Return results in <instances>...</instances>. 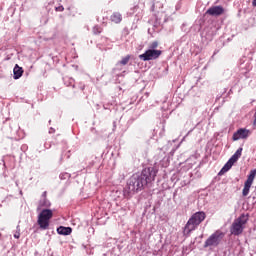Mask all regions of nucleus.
Here are the masks:
<instances>
[{"mask_svg":"<svg viewBox=\"0 0 256 256\" xmlns=\"http://www.w3.org/2000/svg\"><path fill=\"white\" fill-rule=\"evenodd\" d=\"M157 173H159V169H157V167H148L144 168L141 174L132 175L124 189L125 199H131L135 193L142 191L145 185L153 183V181H155V177H157Z\"/></svg>","mask_w":256,"mask_h":256,"instance_id":"obj_1","label":"nucleus"},{"mask_svg":"<svg viewBox=\"0 0 256 256\" xmlns=\"http://www.w3.org/2000/svg\"><path fill=\"white\" fill-rule=\"evenodd\" d=\"M207 214L203 211L194 213L187 221L184 227V235H191L192 231H195L203 221H205Z\"/></svg>","mask_w":256,"mask_h":256,"instance_id":"obj_2","label":"nucleus"},{"mask_svg":"<svg viewBox=\"0 0 256 256\" xmlns=\"http://www.w3.org/2000/svg\"><path fill=\"white\" fill-rule=\"evenodd\" d=\"M249 221V216L242 214L240 217L234 220L230 227V232L232 235L239 236L241 233H243L245 229V225H247V222Z\"/></svg>","mask_w":256,"mask_h":256,"instance_id":"obj_3","label":"nucleus"},{"mask_svg":"<svg viewBox=\"0 0 256 256\" xmlns=\"http://www.w3.org/2000/svg\"><path fill=\"white\" fill-rule=\"evenodd\" d=\"M53 217V210L51 209H43L38 215V225L40 229H49V220Z\"/></svg>","mask_w":256,"mask_h":256,"instance_id":"obj_4","label":"nucleus"},{"mask_svg":"<svg viewBox=\"0 0 256 256\" xmlns=\"http://www.w3.org/2000/svg\"><path fill=\"white\" fill-rule=\"evenodd\" d=\"M223 237H225V233L221 230L215 231L204 243V247H217L221 241H223Z\"/></svg>","mask_w":256,"mask_h":256,"instance_id":"obj_5","label":"nucleus"},{"mask_svg":"<svg viewBox=\"0 0 256 256\" xmlns=\"http://www.w3.org/2000/svg\"><path fill=\"white\" fill-rule=\"evenodd\" d=\"M243 153V148L240 147L236 150V152L231 156V158L227 161V163L223 166L220 173H227L241 159V155Z\"/></svg>","mask_w":256,"mask_h":256,"instance_id":"obj_6","label":"nucleus"},{"mask_svg":"<svg viewBox=\"0 0 256 256\" xmlns=\"http://www.w3.org/2000/svg\"><path fill=\"white\" fill-rule=\"evenodd\" d=\"M161 50H146L145 53L139 55L141 61H153L161 57Z\"/></svg>","mask_w":256,"mask_h":256,"instance_id":"obj_7","label":"nucleus"},{"mask_svg":"<svg viewBox=\"0 0 256 256\" xmlns=\"http://www.w3.org/2000/svg\"><path fill=\"white\" fill-rule=\"evenodd\" d=\"M255 177L256 169L250 171L247 180L244 183V188L242 190L243 197H247V195H249V191L251 190V185H253V181H255Z\"/></svg>","mask_w":256,"mask_h":256,"instance_id":"obj_8","label":"nucleus"},{"mask_svg":"<svg viewBox=\"0 0 256 256\" xmlns=\"http://www.w3.org/2000/svg\"><path fill=\"white\" fill-rule=\"evenodd\" d=\"M249 137V130L245 128L238 129L232 136L233 141H239V139H247Z\"/></svg>","mask_w":256,"mask_h":256,"instance_id":"obj_9","label":"nucleus"},{"mask_svg":"<svg viewBox=\"0 0 256 256\" xmlns=\"http://www.w3.org/2000/svg\"><path fill=\"white\" fill-rule=\"evenodd\" d=\"M224 11L225 10L222 8V6H213L209 8L206 13L212 17H219V15H223Z\"/></svg>","mask_w":256,"mask_h":256,"instance_id":"obj_10","label":"nucleus"},{"mask_svg":"<svg viewBox=\"0 0 256 256\" xmlns=\"http://www.w3.org/2000/svg\"><path fill=\"white\" fill-rule=\"evenodd\" d=\"M13 73V79H21V77H23V68L19 67V65L16 64L14 66Z\"/></svg>","mask_w":256,"mask_h":256,"instance_id":"obj_11","label":"nucleus"},{"mask_svg":"<svg viewBox=\"0 0 256 256\" xmlns=\"http://www.w3.org/2000/svg\"><path fill=\"white\" fill-rule=\"evenodd\" d=\"M73 229L71 227L60 226L57 228L58 235H71Z\"/></svg>","mask_w":256,"mask_h":256,"instance_id":"obj_12","label":"nucleus"},{"mask_svg":"<svg viewBox=\"0 0 256 256\" xmlns=\"http://www.w3.org/2000/svg\"><path fill=\"white\" fill-rule=\"evenodd\" d=\"M110 21H112V23L119 24V23H121V21H123V16L119 12H114L110 16Z\"/></svg>","mask_w":256,"mask_h":256,"instance_id":"obj_13","label":"nucleus"},{"mask_svg":"<svg viewBox=\"0 0 256 256\" xmlns=\"http://www.w3.org/2000/svg\"><path fill=\"white\" fill-rule=\"evenodd\" d=\"M64 85H66V87H75V79L67 76L64 77Z\"/></svg>","mask_w":256,"mask_h":256,"instance_id":"obj_14","label":"nucleus"},{"mask_svg":"<svg viewBox=\"0 0 256 256\" xmlns=\"http://www.w3.org/2000/svg\"><path fill=\"white\" fill-rule=\"evenodd\" d=\"M42 207H51V202H49L47 198H41L39 201L38 209H41Z\"/></svg>","mask_w":256,"mask_h":256,"instance_id":"obj_15","label":"nucleus"},{"mask_svg":"<svg viewBox=\"0 0 256 256\" xmlns=\"http://www.w3.org/2000/svg\"><path fill=\"white\" fill-rule=\"evenodd\" d=\"M159 47V42H157V41H154V42H152L150 45H149V48L148 49H150V50H152V51H157L156 49Z\"/></svg>","mask_w":256,"mask_h":256,"instance_id":"obj_16","label":"nucleus"},{"mask_svg":"<svg viewBox=\"0 0 256 256\" xmlns=\"http://www.w3.org/2000/svg\"><path fill=\"white\" fill-rule=\"evenodd\" d=\"M129 59H131V57L130 56H126L121 61H119L117 63V65H127V63H129Z\"/></svg>","mask_w":256,"mask_h":256,"instance_id":"obj_17","label":"nucleus"},{"mask_svg":"<svg viewBox=\"0 0 256 256\" xmlns=\"http://www.w3.org/2000/svg\"><path fill=\"white\" fill-rule=\"evenodd\" d=\"M139 9V6H134V7H132L131 9H130V11L127 13V15H129L130 17L132 16V15H135V13H137V10Z\"/></svg>","mask_w":256,"mask_h":256,"instance_id":"obj_18","label":"nucleus"},{"mask_svg":"<svg viewBox=\"0 0 256 256\" xmlns=\"http://www.w3.org/2000/svg\"><path fill=\"white\" fill-rule=\"evenodd\" d=\"M19 237H21V228H20V226L18 225V226L16 227V231H15V233H14V239H19Z\"/></svg>","mask_w":256,"mask_h":256,"instance_id":"obj_19","label":"nucleus"},{"mask_svg":"<svg viewBox=\"0 0 256 256\" xmlns=\"http://www.w3.org/2000/svg\"><path fill=\"white\" fill-rule=\"evenodd\" d=\"M102 31H103V29L101 27H99V26H94L93 27L94 35H99Z\"/></svg>","mask_w":256,"mask_h":256,"instance_id":"obj_20","label":"nucleus"},{"mask_svg":"<svg viewBox=\"0 0 256 256\" xmlns=\"http://www.w3.org/2000/svg\"><path fill=\"white\" fill-rule=\"evenodd\" d=\"M61 180H65V179H69L71 177V174L67 173V172H63L59 175Z\"/></svg>","mask_w":256,"mask_h":256,"instance_id":"obj_21","label":"nucleus"},{"mask_svg":"<svg viewBox=\"0 0 256 256\" xmlns=\"http://www.w3.org/2000/svg\"><path fill=\"white\" fill-rule=\"evenodd\" d=\"M55 11L62 12V11H65V8L63 6H58L55 8Z\"/></svg>","mask_w":256,"mask_h":256,"instance_id":"obj_22","label":"nucleus"},{"mask_svg":"<svg viewBox=\"0 0 256 256\" xmlns=\"http://www.w3.org/2000/svg\"><path fill=\"white\" fill-rule=\"evenodd\" d=\"M41 199H47V192H43Z\"/></svg>","mask_w":256,"mask_h":256,"instance_id":"obj_23","label":"nucleus"},{"mask_svg":"<svg viewBox=\"0 0 256 256\" xmlns=\"http://www.w3.org/2000/svg\"><path fill=\"white\" fill-rule=\"evenodd\" d=\"M252 5H253V7H256V0L252 1Z\"/></svg>","mask_w":256,"mask_h":256,"instance_id":"obj_24","label":"nucleus"},{"mask_svg":"<svg viewBox=\"0 0 256 256\" xmlns=\"http://www.w3.org/2000/svg\"><path fill=\"white\" fill-rule=\"evenodd\" d=\"M49 133H55V130L53 128H50Z\"/></svg>","mask_w":256,"mask_h":256,"instance_id":"obj_25","label":"nucleus"},{"mask_svg":"<svg viewBox=\"0 0 256 256\" xmlns=\"http://www.w3.org/2000/svg\"><path fill=\"white\" fill-rule=\"evenodd\" d=\"M83 89H85V86H84V85L81 87V90H82V91H83Z\"/></svg>","mask_w":256,"mask_h":256,"instance_id":"obj_26","label":"nucleus"},{"mask_svg":"<svg viewBox=\"0 0 256 256\" xmlns=\"http://www.w3.org/2000/svg\"><path fill=\"white\" fill-rule=\"evenodd\" d=\"M154 8H155V4L152 5V9H154Z\"/></svg>","mask_w":256,"mask_h":256,"instance_id":"obj_27","label":"nucleus"},{"mask_svg":"<svg viewBox=\"0 0 256 256\" xmlns=\"http://www.w3.org/2000/svg\"><path fill=\"white\" fill-rule=\"evenodd\" d=\"M0 237H1V233H0Z\"/></svg>","mask_w":256,"mask_h":256,"instance_id":"obj_28","label":"nucleus"}]
</instances>
